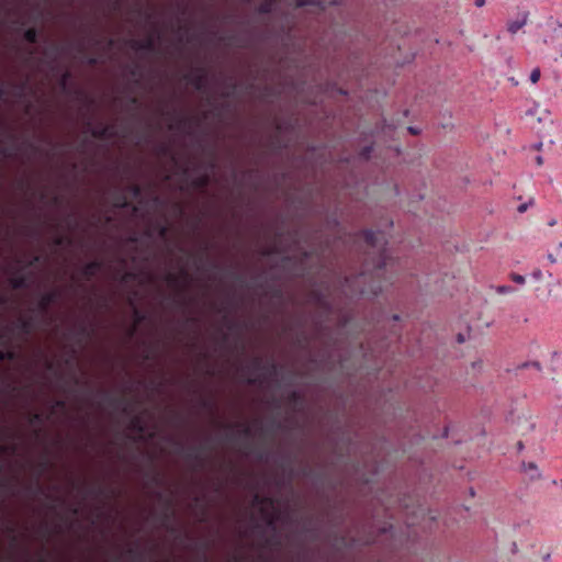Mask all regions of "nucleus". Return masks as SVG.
Wrapping results in <instances>:
<instances>
[{
	"instance_id": "6",
	"label": "nucleus",
	"mask_w": 562,
	"mask_h": 562,
	"mask_svg": "<svg viewBox=\"0 0 562 562\" xmlns=\"http://www.w3.org/2000/svg\"><path fill=\"white\" fill-rule=\"evenodd\" d=\"M60 297V292L58 290H52L44 293L38 303L37 310L42 315H46L50 308V306L56 303Z\"/></svg>"
},
{
	"instance_id": "64",
	"label": "nucleus",
	"mask_w": 562,
	"mask_h": 562,
	"mask_svg": "<svg viewBox=\"0 0 562 562\" xmlns=\"http://www.w3.org/2000/svg\"><path fill=\"white\" fill-rule=\"evenodd\" d=\"M131 74L133 76H136L137 75V67H134L132 70H131Z\"/></svg>"
},
{
	"instance_id": "40",
	"label": "nucleus",
	"mask_w": 562,
	"mask_h": 562,
	"mask_svg": "<svg viewBox=\"0 0 562 562\" xmlns=\"http://www.w3.org/2000/svg\"><path fill=\"white\" fill-rule=\"evenodd\" d=\"M78 335L80 336V338H83V337L88 336V335H89V333H88L87 326L81 325V326L78 328Z\"/></svg>"
},
{
	"instance_id": "17",
	"label": "nucleus",
	"mask_w": 562,
	"mask_h": 562,
	"mask_svg": "<svg viewBox=\"0 0 562 562\" xmlns=\"http://www.w3.org/2000/svg\"><path fill=\"white\" fill-rule=\"evenodd\" d=\"M23 37L27 43L36 44L38 40V32L35 27H30L24 32Z\"/></svg>"
},
{
	"instance_id": "51",
	"label": "nucleus",
	"mask_w": 562,
	"mask_h": 562,
	"mask_svg": "<svg viewBox=\"0 0 562 562\" xmlns=\"http://www.w3.org/2000/svg\"><path fill=\"white\" fill-rule=\"evenodd\" d=\"M267 524H268V526L274 525V518L271 515H268Z\"/></svg>"
},
{
	"instance_id": "2",
	"label": "nucleus",
	"mask_w": 562,
	"mask_h": 562,
	"mask_svg": "<svg viewBox=\"0 0 562 562\" xmlns=\"http://www.w3.org/2000/svg\"><path fill=\"white\" fill-rule=\"evenodd\" d=\"M177 452L182 454L186 461L191 463L193 470H202L205 468L211 448L206 445H200L184 449L179 441L176 442Z\"/></svg>"
},
{
	"instance_id": "55",
	"label": "nucleus",
	"mask_w": 562,
	"mask_h": 562,
	"mask_svg": "<svg viewBox=\"0 0 562 562\" xmlns=\"http://www.w3.org/2000/svg\"><path fill=\"white\" fill-rule=\"evenodd\" d=\"M536 162H537L538 166H541L543 164L542 157L541 156H537L536 157Z\"/></svg>"
},
{
	"instance_id": "54",
	"label": "nucleus",
	"mask_w": 562,
	"mask_h": 562,
	"mask_svg": "<svg viewBox=\"0 0 562 562\" xmlns=\"http://www.w3.org/2000/svg\"><path fill=\"white\" fill-rule=\"evenodd\" d=\"M485 4V0H475V5L481 8Z\"/></svg>"
},
{
	"instance_id": "26",
	"label": "nucleus",
	"mask_w": 562,
	"mask_h": 562,
	"mask_svg": "<svg viewBox=\"0 0 562 562\" xmlns=\"http://www.w3.org/2000/svg\"><path fill=\"white\" fill-rule=\"evenodd\" d=\"M44 418H43V415L41 413H33L30 415V424H41L43 423Z\"/></svg>"
},
{
	"instance_id": "3",
	"label": "nucleus",
	"mask_w": 562,
	"mask_h": 562,
	"mask_svg": "<svg viewBox=\"0 0 562 562\" xmlns=\"http://www.w3.org/2000/svg\"><path fill=\"white\" fill-rule=\"evenodd\" d=\"M165 280L170 286L178 289L182 293L190 283L191 277L187 269L181 268L179 273L167 272Z\"/></svg>"
},
{
	"instance_id": "48",
	"label": "nucleus",
	"mask_w": 562,
	"mask_h": 562,
	"mask_svg": "<svg viewBox=\"0 0 562 562\" xmlns=\"http://www.w3.org/2000/svg\"><path fill=\"white\" fill-rule=\"evenodd\" d=\"M54 406L57 408H64L66 406V403L63 400H57Z\"/></svg>"
},
{
	"instance_id": "63",
	"label": "nucleus",
	"mask_w": 562,
	"mask_h": 562,
	"mask_svg": "<svg viewBox=\"0 0 562 562\" xmlns=\"http://www.w3.org/2000/svg\"><path fill=\"white\" fill-rule=\"evenodd\" d=\"M113 45H114V41H113L112 38H110V40L108 41V46H109V47H112Z\"/></svg>"
},
{
	"instance_id": "31",
	"label": "nucleus",
	"mask_w": 562,
	"mask_h": 562,
	"mask_svg": "<svg viewBox=\"0 0 562 562\" xmlns=\"http://www.w3.org/2000/svg\"><path fill=\"white\" fill-rule=\"evenodd\" d=\"M541 77V71L539 68H535L530 74V81L532 83H537Z\"/></svg>"
},
{
	"instance_id": "46",
	"label": "nucleus",
	"mask_w": 562,
	"mask_h": 562,
	"mask_svg": "<svg viewBox=\"0 0 562 562\" xmlns=\"http://www.w3.org/2000/svg\"><path fill=\"white\" fill-rule=\"evenodd\" d=\"M40 261V256H34L27 263V267H33Z\"/></svg>"
},
{
	"instance_id": "4",
	"label": "nucleus",
	"mask_w": 562,
	"mask_h": 562,
	"mask_svg": "<svg viewBox=\"0 0 562 562\" xmlns=\"http://www.w3.org/2000/svg\"><path fill=\"white\" fill-rule=\"evenodd\" d=\"M184 79L198 91H204L207 82V74L203 67H200L194 72L186 74Z\"/></svg>"
},
{
	"instance_id": "62",
	"label": "nucleus",
	"mask_w": 562,
	"mask_h": 562,
	"mask_svg": "<svg viewBox=\"0 0 562 562\" xmlns=\"http://www.w3.org/2000/svg\"><path fill=\"white\" fill-rule=\"evenodd\" d=\"M134 276L132 273H125L123 280L133 278Z\"/></svg>"
},
{
	"instance_id": "1",
	"label": "nucleus",
	"mask_w": 562,
	"mask_h": 562,
	"mask_svg": "<svg viewBox=\"0 0 562 562\" xmlns=\"http://www.w3.org/2000/svg\"><path fill=\"white\" fill-rule=\"evenodd\" d=\"M362 236H363L367 247L372 249V251L376 252V255H378L376 260L373 263V272H372L371 279L380 278L384 273V271L391 260V258H389L386 255L385 236L382 232H375L372 229L363 231ZM382 290H383V288H382L381 281L372 280V282L370 283L369 286L360 289L359 292L361 294L378 295L379 293L382 292Z\"/></svg>"
},
{
	"instance_id": "35",
	"label": "nucleus",
	"mask_w": 562,
	"mask_h": 562,
	"mask_svg": "<svg viewBox=\"0 0 562 562\" xmlns=\"http://www.w3.org/2000/svg\"><path fill=\"white\" fill-rule=\"evenodd\" d=\"M70 72L69 71H65L63 75H61V78H60V86L61 88H66L69 79H70Z\"/></svg>"
},
{
	"instance_id": "56",
	"label": "nucleus",
	"mask_w": 562,
	"mask_h": 562,
	"mask_svg": "<svg viewBox=\"0 0 562 562\" xmlns=\"http://www.w3.org/2000/svg\"><path fill=\"white\" fill-rule=\"evenodd\" d=\"M527 210V205L526 204H521L518 206V212L522 213Z\"/></svg>"
},
{
	"instance_id": "52",
	"label": "nucleus",
	"mask_w": 562,
	"mask_h": 562,
	"mask_svg": "<svg viewBox=\"0 0 562 562\" xmlns=\"http://www.w3.org/2000/svg\"><path fill=\"white\" fill-rule=\"evenodd\" d=\"M548 260H549L551 263H555V262H557V258H555L552 254H549V255H548Z\"/></svg>"
},
{
	"instance_id": "27",
	"label": "nucleus",
	"mask_w": 562,
	"mask_h": 562,
	"mask_svg": "<svg viewBox=\"0 0 562 562\" xmlns=\"http://www.w3.org/2000/svg\"><path fill=\"white\" fill-rule=\"evenodd\" d=\"M255 501H256V503H258L260 505H270V506L273 505V499L270 497H260L259 495H256Z\"/></svg>"
},
{
	"instance_id": "9",
	"label": "nucleus",
	"mask_w": 562,
	"mask_h": 562,
	"mask_svg": "<svg viewBox=\"0 0 562 562\" xmlns=\"http://www.w3.org/2000/svg\"><path fill=\"white\" fill-rule=\"evenodd\" d=\"M251 369L256 371H266L269 375L277 374V366L274 362L263 364L262 358L256 357L251 361Z\"/></svg>"
},
{
	"instance_id": "13",
	"label": "nucleus",
	"mask_w": 562,
	"mask_h": 562,
	"mask_svg": "<svg viewBox=\"0 0 562 562\" xmlns=\"http://www.w3.org/2000/svg\"><path fill=\"white\" fill-rule=\"evenodd\" d=\"M10 284L14 290L26 289L29 286V280L24 274H16L10 279Z\"/></svg>"
},
{
	"instance_id": "14",
	"label": "nucleus",
	"mask_w": 562,
	"mask_h": 562,
	"mask_svg": "<svg viewBox=\"0 0 562 562\" xmlns=\"http://www.w3.org/2000/svg\"><path fill=\"white\" fill-rule=\"evenodd\" d=\"M193 123L192 117L188 116H177L175 123L169 125L170 130H187Z\"/></svg>"
},
{
	"instance_id": "22",
	"label": "nucleus",
	"mask_w": 562,
	"mask_h": 562,
	"mask_svg": "<svg viewBox=\"0 0 562 562\" xmlns=\"http://www.w3.org/2000/svg\"><path fill=\"white\" fill-rule=\"evenodd\" d=\"M26 89V82L23 81L19 85H15L14 86V91H13V94L16 97V98H22L24 95V91Z\"/></svg>"
},
{
	"instance_id": "37",
	"label": "nucleus",
	"mask_w": 562,
	"mask_h": 562,
	"mask_svg": "<svg viewBox=\"0 0 562 562\" xmlns=\"http://www.w3.org/2000/svg\"><path fill=\"white\" fill-rule=\"evenodd\" d=\"M279 252H280V249L277 246H272V247L267 248L262 254L265 256H269V255L279 254Z\"/></svg>"
},
{
	"instance_id": "5",
	"label": "nucleus",
	"mask_w": 562,
	"mask_h": 562,
	"mask_svg": "<svg viewBox=\"0 0 562 562\" xmlns=\"http://www.w3.org/2000/svg\"><path fill=\"white\" fill-rule=\"evenodd\" d=\"M91 121L87 122V127L90 130L91 136L98 139H111L117 135L114 125L100 124L97 127H91Z\"/></svg>"
},
{
	"instance_id": "15",
	"label": "nucleus",
	"mask_w": 562,
	"mask_h": 562,
	"mask_svg": "<svg viewBox=\"0 0 562 562\" xmlns=\"http://www.w3.org/2000/svg\"><path fill=\"white\" fill-rule=\"evenodd\" d=\"M211 178L207 173L200 175L191 181V186L195 189L203 190L210 184Z\"/></svg>"
},
{
	"instance_id": "44",
	"label": "nucleus",
	"mask_w": 562,
	"mask_h": 562,
	"mask_svg": "<svg viewBox=\"0 0 562 562\" xmlns=\"http://www.w3.org/2000/svg\"><path fill=\"white\" fill-rule=\"evenodd\" d=\"M525 470H533L537 471V465L533 462L524 463Z\"/></svg>"
},
{
	"instance_id": "45",
	"label": "nucleus",
	"mask_w": 562,
	"mask_h": 562,
	"mask_svg": "<svg viewBox=\"0 0 562 562\" xmlns=\"http://www.w3.org/2000/svg\"><path fill=\"white\" fill-rule=\"evenodd\" d=\"M259 382H260V380H259V378H257V376H249V378L247 379V383H248V384H251V385L257 384V383H259Z\"/></svg>"
},
{
	"instance_id": "25",
	"label": "nucleus",
	"mask_w": 562,
	"mask_h": 562,
	"mask_svg": "<svg viewBox=\"0 0 562 562\" xmlns=\"http://www.w3.org/2000/svg\"><path fill=\"white\" fill-rule=\"evenodd\" d=\"M167 509L166 512L164 513L162 515V521L164 524H167L169 522L171 516H172V513L170 512V508H171V501L170 499H167Z\"/></svg>"
},
{
	"instance_id": "34",
	"label": "nucleus",
	"mask_w": 562,
	"mask_h": 562,
	"mask_svg": "<svg viewBox=\"0 0 562 562\" xmlns=\"http://www.w3.org/2000/svg\"><path fill=\"white\" fill-rule=\"evenodd\" d=\"M66 243L70 244V239H68L64 236H57L54 238V245H56V246H63Z\"/></svg>"
},
{
	"instance_id": "38",
	"label": "nucleus",
	"mask_w": 562,
	"mask_h": 562,
	"mask_svg": "<svg viewBox=\"0 0 562 562\" xmlns=\"http://www.w3.org/2000/svg\"><path fill=\"white\" fill-rule=\"evenodd\" d=\"M158 234H159L160 237H166L167 234H168V226L164 225V224L159 225L158 226Z\"/></svg>"
},
{
	"instance_id": "36",
	"label": "nucleus",
	"mask_w": 562,
	"mask_h": 562,
	"mask_svg": "<svg viewBox=\"0 0 562 562\" xmlns=\"http://www.w3.org/2000/svg\"><path fill=\"white\" fill-rule=\"evenodd\" d=\"M513 291H514V288H513V286H510V285H499V286L497 288V292H498L499 294H506V293H510V292H513Z\"/></svg>"
},
{
	"instance_id": "50",
	"label": "nucleus",
	"mask_w": 562,
	"mask_h": 562,
	"mask_svg": "<svg viewBox=\"0 0 562 562\" xmlns=\"http://www.w3.org/2000/svg\"><path fill=\"white\" fill-rule=\"evenodd\" d=\"M87 61H88L89 65L94 66V65H97L98 59L95 57H89L87 59Z\"/></svg>"
},
{
	"instance_id": "39",
	"label": "nucleus",
	"mask_w": 562,
	"mask_h": 562,
	"mask_svg": "<svg viewBox=\"0 0 562 562\" xmlns=\"http://www.w3.org/2000/svg\"><path fill=\"white\" fill-rule=\"evenodd\" d=\"M1 153L3 154L4 157H12L13 153H14V148L13 147H3Z\"/></svg>"
},
{
	"instance_id": "18",
	"label": "nucleus",
	"mask_w": 562,
	"mask_h": 562,
	"mask_svg": "<svg viewBox=\"0 0 562 562\" xmlns=\"http://www.w3.org/2000/svg\"><path fill=\"white\" fill-rule=\"evenodd\" d=\"M126 552L133 562H145V555L143 552L134 548H130Z\"/></svg>"
},
{
	"instance_id": "19",
	"label": "nucleus",
	"mask_w": 562,
	"mask_h": 562,
	"mask_svg": "<svg viewBox=\"0 0 562 562\" xmlns=\"http://www.w3.org/2000/svg\"><path fill=\"white\" fill-rule=\"evenodd\" d=\"M156 43L153 36H148L147 38L142 41V50L145 52H155Z\"/></svg>"
},
{
	"instance_id": "53",
	"label": "nucleus",
	"mask_w": 562,
	"mask_h": 562,
	"mask_svg": "<svg viewBox=\"0 0 562 562\" xmlns=\"http://www.w3.org/2000/svg\"><path fill=\"white\" fill-rule=\"evenodd\" d=\"M7 94V90L0 86V100Z\"/></svg>"
},
{
	"instance_id": "58",
	"label": "nucleus",
	"mask_w": 562,
	"mask_h": 562,
	"mask_svg": "<svg viewBox=\"0 0 562 562\" xmlns=\"http://www.w3.org/2000/svg\"><path fill=\"white\" fill-rule=\"evenodd\" d=\"M135 315L137 317V322H140L143 319V315L138 311H135Z\"/></svg>"
},
{
	"instance_id": "43",
	"label": "nucleus",
	"mask_w": 562,
	"mask_h": 562,
	"mask_svg": "<svg viewBox=\"0 0 562 562\" xmlns=\"http://www.w3.org/2000/svg\"><path fill=\"white\" fill-rule=\"evenodd\" d=\"M532 277L533 279L536 280H541L542 279V272L540 269H536L533 272H532Z\"/></svg>"
},
{
	"instance_id": "32",
	"label": "nucleus",
	"mask_w": 562,
	"mask_h": 562,
	"mask_svg": "<svg viewBox=\"0 0 562 562\" xmlns=\"http://www.w3.org/2000/svg\"><path fill=\"white\" fill-rule=\"evenodd\" d=\"M49 467V461L47 459H44L40 464H38V477L48 469Z\"/></svg>"
},
{
	"instance_id": "60",
	"label": "nucleus",
	"mask_w": 562,
	"mask_h": 562,
	"mask_svg": "<svg viewBox=\"0 0 562 562\" xmlns=\"http://www.w3.org/2000/svg\"><path fill=\"white\" fill-rule=\"evenodd\" d=\"M36 492L41 493V494H44L43 487L41 485H38V484L36 485Z\"/></svg>"
},
{
	"instance_id": "42",
	"label": "nucleus",
	"mask_w": 562,
	"mask_h": 562,
	"mask_svg": "<svg viewBox=\"0 0 562 562\" xmlns=\"http://www.w3.org/2000/svg\"><path fill=\"white\" fill-rule=\"evenodd\" d=\"M136 12H137V14H139V15L144 14V15H145V18H146V20H150V19H151V16H153V14H151V13L144 12L140 8H137V9H136Z\"/></svg>"
},
{
	"instance_id": "47",
	"label": "nucleus",
	"mask_w": 562,
	"mask_h": 562,
	"mask_svg": "<svg viewBox=\"0 0 562 562\" xmlns=\"http://www.w3.org/2000/svg\"><path fill=\"white\" fill-rule=\"evenodd\" d=\"M209 250V245H205L203 248V254L198 257V261L201 262L203 258L205 257L206 252Z\"/></svg>"
},
{
	"instance_id": "8",
	"label": "nucleus",
	"mask_w": 562,
	"mask_h": 562,
	"mask_svg": "<svg viewBox=\"0 0 562 562\" xmlns=\"http://www.w3.org/2000/svg\"><path fill=\"white\" fill-rule=\"evenodd\" d=\"M103 268V261L102 260H92L88 263H86L81 269V276L86 280H91L97 276V273Z\"/></svg>"
},
{
	"instance_id": "16",
	"label": "nucleus",
	"mask_w": 562,
	"mask_h": 562,
	"mask_svg": "<svg viewBox=\"0 0 562 562\" xmlns=\"http://www.w3.org/2000/svg\"><path fill=\"white\" fill-rule=\"evenodd\" d=\"M276 2H277V0H262L259 3L257 10L261 14H269V13H271Z\"/></svg>"
},
{
	"instance_id": "11",
	"label": "nucleus",
	"mask_w": 562,
	"mask_h": 562,
	"mask_svg": "<svg viewBox=\"0 0 562 562\" xmlns=\"http://www.w3.org/2000/svg\"><path fill=\"white\" fill-rule=\"evenodd\" d=\"M113 204L117 209H128L132 207L134 212H137L136 206H132L131 201L127 199L126 194L116 190L113 192Z\"/></svg>"
},
{
	"instance_id": "20",
	"label": "nucleus",
	"mask_w": 562,
	"mask_h": 562,
	"mask_svg": "<svg viewBox=\"0 0 562 562\" xmlns=\"http://www.w3.org/2000/svg\"><path fill=\"white\" fill-rule=\"evenodd\" d=\"M126 191L131 193L134 198H139L142 195V187L137 183H131L126 187Z\"/></svg>"
},
{
	"instance_id": "23",
	"label": "nucleus",
	"mask_w": 562,
	"mask_h": 562,
	"mask_svg": "<svg viewBox=\"0 0 562 562\" xmlns=\"http://www.w3.org/2000/svg\"><path fill=\"white\" fill-rule=\"evenodd\" d=\"M87 494L99 497V496L104 495V488L101 486H91V487L87 488Z\"/></svg>"
},
{
	"instance_id": "30",
	"label": "nucleus",
	"mask_w": 562,
	"mask_h": 562,
	"mask_svg": "<svg viewBox=\"0 0 562 562\" xmlns=\"http://www.w3.org/2000/svg\"><path fill=\"white\" fill-rule=\"evenodd\" d=\"M510 280L518 284H524L526 282V278L518 273H510Z\"/></svg>"
},
{
	"instance_id": "41",
	"label": "nucleus",
	"mask_w": 562,
	"mask_h": 562,
	"mask_svg": "<svg viewBox=\"0 0 562 562\" xmlns=\"http://www.w3.org/2000/svg\"><path fill=\"white\" fill-rule=\"evenodd\" d=\"M109 401L112 405H115V406L125 402L124 398H115V397H110Z\"/></svg>"
},
{
	"instance_id": "10",
	"label": "nucleus",
	"mask_w": 562,
	"mask_h": 562,
	"mask_svg": "<svg viewBox=\"0 0 562 562\" xmlns=\"http://www.w3.org/2000/svg\"><path fill=\"white\" fill-rule=\"evenodd\" d=\"M340 0H293V5L295 8H303L306 5H314L319 9H324L326 4H336Z\"/></svg>"
},
{
	"instance_id": "61",
	"label": "nucleus",
	"mask_w": 562,
	"mask_h": 562,
	"mask_svg": "<svg viewBox=\"0 0 562 562\" xmlns=\"http://www.w3.org/2000/svg\"><path fill=\"white\" fill-rule=\"evenodd\" d=\"M27 146H29L32 150H34V151H36V150H37V147H36L34 144H32V143H27Z\"/></svg>"
},
{
	"instance_id": "24",
	"label": "nucleus",
	"mask_w": 562,
	"mask_h": 562,
	"mask_svg": "<svg viewBox=\"0 0 562 562\" xmlns=\"http://www.w3.org/2000/svg\"><path fill=\"white\" fill-rule=\"evenodd\" d=\"M14 358H15L14 351L0 349V361L14 360Z\"/></svg>"
},
{
	"instance_id": "29",
	"label": "nucleus",
	"mask_w": 562,
	"mask_h": 562,
	"mask_svg": "<svg viewBox=\"0 0 562 562\" xmlns=\"http://www.w3.org/2000/svg\"><path fill=\"white\" fill-rule=\"evenodd\" d=\"M240 426V430H239V434L245 437V438H250L251 437V428L250 426L248 425H239Z\"/></svg>"
},
{
	"instance_id": "12",
	"label": "nucleus",
	"mask_w": 562,
	"mask_h": 562,
	"mask_svg": "<svg viewBox=\"0 0 562 562\" xmlns=\"http://www.w3.org/2000/svg\"><path fill=\"white\" fill-rule=\"evenodd\" d=\"M528 12H522L519 14V18L514 21H509L507 23V31L510 34H516L520 29H522L528 22Z\"/></svg>"
},
{
	"instance_id": "59",
	"label": "nucleus",
	"mask_w": 562,
	"mask_h": 562,
	"mask_svg": "<svg viewBox=\"0 0 562 562\" xmlns=\"http://www.w3.org/2000/svg\"><path fill=\"white\" fill-rule=\"evenodd\" d=\"M408 131L414 135L418 134V131L415 127H408Z\"/></svg>"
},
{
	"instance_id": "33",
	"label": "nucleus",
	"mask_w": 562,
	"mask_h": 562,
	"mask_svg": "<svg viewBox=\"0 0 562 562\" xmlns=\"http://www.w3.org/2000/svg\"><path fill=\"white\" fill-rule=\"evenodd\" d=\"M128 45L134 50H142V41L140 40H131Z\"/></svg>"
},
{
	"instance_id": "21",
	"label": "nucleus",
	"mask_w": 562,
	"mask_h": 562,
	"mask_svg": "<svg viewBox=\"0 0 562 562\" xmlns=\"http://www.w3.org/2000/svg\"><path fill=\"white\" fill-rule=\"evenodd\" d=\"M131 428L142 432L144 430V426L142 423V418L139 416H134L131 420Z\"/></svg>"
},
{
	"instance_id": "57",
	"label": "nucleus",
	"mask_w": 562,
	"mask_h": 562,
	"mask_svg": "<svg viewBox=\"0 0 562 562\" xmlns=\"http://www.w3.org/2000/svg\"><path fill=\"white\" fill-rule=\"evenodd\" d=\"M130 102H131V104H133V105H137V104H138V99H137V98H135V97H133V98H131Z\"/></svg>"
},
{
	"instance_id": "28",
	"label": "nucleus",
	"mask_w": 562,
	"mask_h": 562,
	"mask_svg": "<svg viewBox=\"0 0 562 562\" xmlns=\"http://www.w3.org/2000/svg\"><path fill=\"white\" fill-rule=\"evenodd\" d=\"M288 400L291 404H297L301 402V395L299 392L296 391H292L289 396H288Z\"/></svg>"
},
{
	"instance_id": "49",
	"label": "nucleus",
	"mask_w": 562,
	"mask_h": 562,
	"mask_svg": "<svg viewBox=\"0 0 562 562\" xmlns=\"http://www.w3.org/2000/svg\"><path fill=\"white\" fill-rule=\"evenodd\" d=\"M370 150H371V148H370V147H366V148L362 150L361 156H362V157H364L366 159H368V158H369V156H370Z\"/></svg>"
},
{
	"instance_id": "7",
	"label": "nucleus",
	"mask_w": 562,
	"mask_h": 562,
	"mask_svg": "<svg viewBox=\"0 0 562 562\" xmlns=\"http://www.w3.org/2000/svg\"><path fill=\"white\" fill-rule=\"evenodd\" d=\"M15 328H18L24 335H31L36 328L35 316L31 315L27 317H19L15 322Z\"/></svg>"
}]
</instances>
